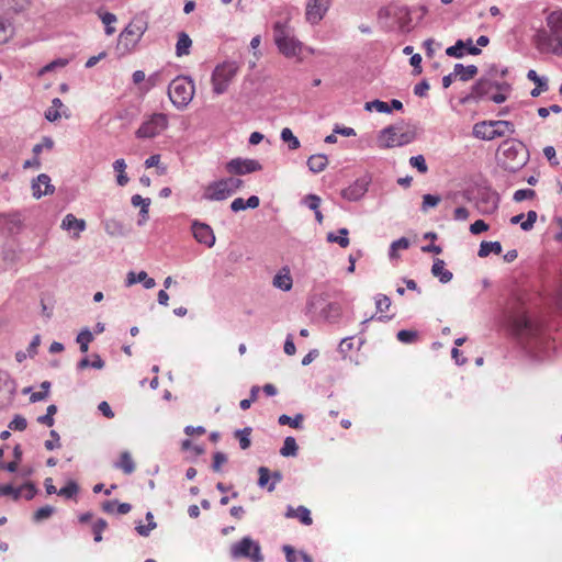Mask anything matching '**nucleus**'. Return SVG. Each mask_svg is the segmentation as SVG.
<instances>
[{"label": "nucleus", "instance_id": "f257e3e1", "mask_svg": "<svg viewBox=\"0 0 562 562\" xmlns=\"http://www.w3.org/2000/svg\"><path fill=\"white\" fill-rule=\"evenodd\" d=\"M509 325L513 334L531 357L538 360L550 357L554 349L553 341L541 323L520 312L509 317Z\"/></svg>", "mask_w": 562, "mask_h": 562}, {"label": "nucleus", "instance_id": "f03ea898", "mask_svg": "<svg viewBox=\"0 0 562 562\" xmlns=\"http://www.w3.org/2000/svg\"><path fill=\"white\" fill-rule=\"evenodd\" d=\"M547 29L539 30L535 35L537 48L542 53L562 55V10H555L546 19Z\"/></svg>", "mask_w": 562, "mask_h": 562}, {"label": "nucleus", "instance_id": "7ed1b4c3", "mask_svg": "<svg viewBox=\"0 0 562 562\" xmlns=\"http://www.w3.org/2000/svg\"><path fill=\"white\" fill-rule=\"evenodd\" d=\"M510 90V83H495L480 77L471 87V92L460 99V103L471 104L479 103L482 100H491L501 104L507 100Z\"/></svg>", "mask_w": 562, "mask_h": 562}, {"label": "nucleus", "instance_id": "20e7f679", "mask_svg": "<svg viewBox=\"0 0 562 562\" xmlns=\"http://www.w3.org/2000/svg\"><path fill=\"white\" fill-rule=\"evenodd\" d=\"M528 161L527 150L521 142L515 139L504 140L497 150V164L509 172L520 170Z\"/></svg>", "mask_w": 562, "mask_h": 562}, {"label": "nucleus", "instance_id": "39448f33", "mask_svg": "<svg viewBox=\"0 0 562 562\" xmlns=\"http://www.w3.org/2000/svg\"><path fill=\"white\" fill-rule=\"evenodd\" d=\"M273 41L285 57L297 56L302 50V43L294 36L286 22L277 21L273 24Z\"/></svg>", "mask_w": 562, "mask_h": 562}, {"label": "nucleus", "instance_id": "423d86ee", "mask_svg": "<svg viewBox=\"0 0 562 562\" xmlns=\"http://www.w3.org/2000/svg\"><path fill=\"white\" fill-rule=\"evenodd\" d=\"M193 95L194 83L189 77L179 76L168 87V97L177 109H184Z\"/></svg>", "mask_w": 562, "mask_h": 562}, {"label": "nucleus", "instance_id": "0eeeda50", "mask_svg": "<svg viewBox=\"0 0 562 562\" xmlns=\"http://www.w3.org/2000/svg\"><path fill=\"white\" fill-rule=\"evenodd\" d=\"M515 133L514 124L509 121H482L475 123L472 134L483 140H492Z\"/></svg>", "mask_w": 562, "mask_h": 562}, {"label": "nucleus", "instance_id": "6e6552de", "mask_svg": "<svg viewBox=\"0 0 562 562\" xmlns=\"http://www.w3.org/2000/svg\"><path fill=\"white\" fill-rule=\"evenodd\" d=\"M238 69L239 67L235 61H224L217 65L211 77L213 92L217 95L225 93Z\"/></svg>", "mask_w": 562, "mask_h": 562}, {"label": "nucleus", "instance_id": "1a4fd4ad", "mask_svg": "<svg viewBox=\"0 0 562 562\" xmlns=\"http://www.w3.org/2000/svg\"><path fill=\"white\" fill-rule=\"evenodd\" d=\"M416 137L414 131L401 132L398 125H389L384 127L379 135L378 142L381 148H393L412 143Z\"/></svg>", "mask_w": 562, "mask_h": 562}, {"label": "nucleus", "instance_id": "9d476101", "mask_svg": "<svg viewBox=\"0 0 562 562\" xmlns=\"http://www.w3.org/2000/svg\"><path fill=\"white\" fill-rule=\"evenodd\" d=\"M229 553L234 560L249 559L251 562L263 561V555L261 553V547L259 542L255 541L249 536H246L238 542L233 543Z\"/></svg>", "mask_w": 562, "mask_h": 562}, {"label": "nucleus", "instance_id": "9b49d317", "mask_svg": "<svg viewBox=\"0 0 562 562\" xmlns=\"http://www.w3.org/2000/svg\"><path fill=\"white\" fill-rule=\"evenodd\" d=\"M167 126V115L164 113H155L142 123L135 134L137 138H153L166 130Z\"/></svg>", "mask_w": 562, "mask_h": 562}, {"label": "nucleus", "instance_id": "f8f14e48", "mask_svg": "<svg viewBox=\"0 0 562 562\" xmlns=\"http://www.w3.org/2000/svg\"><path fill=\"white\" fill-rule=\"evenodd\" d=\"M147 30V23L143 19H134L120 34V44L126 49L134 47Z\"/></svg>", "mask_w": 562, "mask_h": 562}, {"label": "nucleus", "instance_id": "ddd939ff", "mask_svg": "<svg viewBox=\"0 0 562 562\" xmlns=\"http://www.w3.org/2000/svg\"><path fill=\"white\" fill-rule=\"evenodd\" d=\"M378 18L380 21L383 19L393 18L396 20L402 31L408 30L411 23V12L407 7H389L379 10Z\"/></svg>", "mask_w": 562, "mask_h": 562}, {"label": "nucleus", "instance_id": "4468645a", "mask_svg": "<svg viewBox=\"0 0 562 562\" xmlns=\"http://www.w3.org/2000/svg\"><path fill=\"white\" fill-rule=\"evenodd\" d=\"M261 169V164L255 159L234 158L226 164V171L236 176L248 175Z\"/></svg>", "mask_w": 562, "mask_h": 562}, {"label": "nucleus", "instance_id": "2eb2a0df", "mask_svg": "<svg viewBox=\"0 0 562 562\" xmlns=\"http://www.w3.org/2000/svg\"><path fill=\"white\" fill-rule=\"evenodd\" d=\"M475 206L477 211L483 215H490L494 213L498 207L497 193L490 189L480 190Z\"/></svg>", "mask_w": 562, "mask_h": 562}, {"label": "nucleus", "instance_id": "dca6fc26", "mask_svg": "<svg viewBox=\"0 0 562 562\" xmlns=\"http://www.w3.org/2000/svg\"><path fill=\"white\" fill-rule=\"evenodd\" d=\"M191 231L195 240L200 244L213 247L215 244V235L210 225L194 220L191 224Z\"/></svg>", "mask_w": 562, "mask_h": 562}, {"label": "nucleus", "instance_id": "f3484780", "mask_svg": "<svg viewBox=\"0 0 562 562\" xmlns=\"http://www.w3.org/2000/svg\"><path fill=\"white\" fill-rule=\"evenodd\" d=\"M465 50L468 54L473 56L480 55L482 52L481 48L473 45L472 38H468L467 41L458 40L454 45L449 46L446 49V54L449 57L462 58L464 56Z\"/></svg>", "mask_w": 562, "mask_h": 562}, {"label": "nucleus", "instance_id": "a211bd4d", "mask_svg": "<svg viewBox=\"0 0 562 562\" xmlns=\"http://www.w3.org/2000/svg\"><path fill=\"white\" fill-rule=\"evenodd\" d=\"M329 8V0H312L306 5V20L311 24H317Z\"/></svg>", "mask_w": 562, "mask_h": 562}, {"label": "nucleus", "instance_id": "6ab92c4d", "mask_svg": "<svg viewBox=\"0 0 562 562\" xmlns=\"http://www.w3.org/2000/svg\"><path fill=\"white\" fill-rule=\"evenodd\" d=\"M229 196V190L226 189L221 179L210 182L203 192V199L207 201H224Z\"/></svg>", "mask_w": 562, "mask_h": 562}, {"label": "nucleus", "instance_id": "aec40b11", "mask_svg": "<svg viewBox=\"0 0 562 562\" xmlns=\"http://www.w3.org/2000/svg\"><path fill=\"white\" fill-rule=\"evenodd\" d=\"M369 181L364 178L357 179L348 188L341 191V196L348 201H359L368 191Z\"/></svg>", "mask_w": 562, "mask_h": 562}, {"label": "nucleus", "instance_id": "412c9836", "mask_svg": "<svg viewBox=\"0 0 562 562\" xmlns=\"http://www.w3.org/2000/svg\"><path fill=\"white\" fill-rule=\"evenodd\" d=\"M23 228V221L19 212L3 213L2 225L0 229L9 235L19 234Z\"/></svg>", "mask_w": 562, "mask_h": 562}, {"label": "nucleus", "instance_id": "4be33fe9", "mask_svg": "<svg viewBox=\"0 0 562 562\" xmlns=\"http://www.w3.org/2000/svg\"><path fill=\"white\" fill-rule=\"evenodd\" d=\"M33 196L36 199L43 195L52 194L55 190L50 184V178L46 173H41L37 179L32 182Z\"/></svg>", "mask_w": 562, "mask_h": 562}, {"label": "nucleus", "instance_id": "5701e85b", "mask_svg": "<svg viewBox=\"0 0 562 562\" xmlns=\"http://www.w3.org/2000/svg\"><path fill=\"white\" fill-rule=\"evenodd\" d=\"M137 282H143L145 289H153L156 282L153 278H149L145 271H140L137 274L130 271L126 277V285L131 286Z\"/></svg>", "mask_w": 562, "mask_h": 562}, {"label": "nucleus", "instance_id": "b1692460", "mask_svg": "<svg viewBox=\"0 0 562 562\" xmlns=\"http://www.w3.org/2000/svg\"><path fill=\"white\" fill-rule=\"evenodd\" d=\"M445 261L442 259H435L432 267H431V273L434 277L438 278L441 283H448L452 280V272L445 269Z\"/></svg>", "mask_w": 562, "mask_h": 562}, {"label": "nucleus", "instance_id": "393cba45", "mask_svg": "<svg viewBox=\"0 0 562 562\" xmlns=\"http://www.w3.org/2000/svg\"><path fill=\"white\" fill-rule=\"evenodd\" d=\"M285 517H296L302 524L306 526H310L313 522L311 512L305 506H299L296 509H294L292 506H289L285 513Z\"/></svg>", "mask_w": 562, "mask_h": 562}, {"label": "nucleus", "instance_id": "a878e982", "mask_svg": "<svg viewBox=\"0 0 562 562\" xmlns=\"http://www.w3.org/2000/svg\"><path fill=\"white\" fill-rule=\"evenodd\" d=\"M453 68L454 75L459 77L461 81H469L479 72V69L475 65L463 66L462 64H456Z\"/></svg>", "mask_w": 562, "mask_h": 562}, {"label": "nucleus", "instance_id": "bb28decb", "mask_svg": "<svg viewBox=\"0 0 562 562\" xmlns=\"http://www.w3.org/2000/svg\"><path fill=\"white\" fill-rule=\"evenodd\" d=\"M192 46V40L186 32H180L178 34V41L176 44V55L178 57L187 56L190 54V48Z\"/></svg>", "mask_w": 562, "mask_h": 562}, {"label": "nucleus", "instance_id": "cd10ccee", "mask_svg": "<svg viewBox=\"0 0 562 562\" xmlns=\"http://www.w3.org/2000/svg\"><path fill=\"white\" fill-rule=\"evenodd\" d=\"M327 164V156L323 154L312 155L307 159V167L314 173L322 172L326 168Z\"/></svg>", "mask_w": 562, "mask_h": 562}, {"label": "nucleus", "instance_id": "c85d7f7f", "mask_svg": "<svg viewBox=\"0 0 562 562\" xmlns=\"http://www.w3.org/2000/svg\"><path fill=\"white\" fill-rule=\"evenodd\" d=\"M150 199L149 198H143L139 194H134L131 199V203L134 207H140L139 210V216L143 221L148 220V212H149V205H150Z\"/></svg>", "mask_w": 562, "mask_h": 562}, {"label": "nucleus", "instance_id": "c756f323", "mask_svg": "<svg viewBox=\"0 0 562 562\" xmlns=\"http://www.w3.org/2000/svg\"><path fill=\"white\" fill-rule=\"evenodd\" d=\"M61 227L66 231L74 229L79 233L86 229V222L78 220L74 214H67L61 222Z\"/></svg>", "mask_w": 562, "mask_h": 562}, {"label": "nucleus", "instance_id": "7c9ffc66", "mask_svg": "<svg viewBox=\"0 0 562 562\" xmlns=\"http://www.w3.org/2000/svg\"><path fill=\"white\" fill-rule=\"evenodd\" d=\"M502 252V245L499 241H482L477 256L481 258L487 257L490 254L499 255Z\"/></svg>", "mask_w": 562, "mask_h": 562}, {"label": "nucleus", "instance_id": "2f4dec72", "mask_svg": "<svg viewBox=\"0 0 562 562\" xmlns=\"http://www.w3.org/2000/svg\"><path fill=\"white\" fill-rule=\"evenodd\" d=\"M103 226L110 236H123L125 234L124 225L115 218L105 220Z\"/></svg>", "mask_w": 562, "mask_h": 562}, {"label": "nucleus", "instance_id": "473e14b6", "mask_svg": "<svg viewBox=\"0 0 562 562\" xmlns=\"http://www.w3.org/2000/svg\"><path fill=\"white\" fill-rule=\"evenodd\" d=\"M338 233H339V236L335 235L333 232L328 233L326 236V240L328 243H336L342 248L348 247L349 243H350L349 238H348L349 231L347 228L342 227V228L338 229Z\"/></svg>", "mask_w": 562, "mask_h": 562}, {"label": "nucleus", "instance_id": "72a5a7b5", "mask_svg": "<svg viewBox=\"0 0 562 562\" xmlns=\"http://www.w3.org/2000/svg\"><path fill=\"white\" fill-rule=\"evenodd\" d=\"M113 169L115 172H117V176H116L117 184L121 187L126 186L130 179L125 173V169H126L125 160L123 158L116 159L113 162Z\"/></svg>", "mask_w": 562, "mask_h": 562}, {"label": "nucleus", "instance_id": "f704fd0d", "mask_svg": "<svg viewBox=\"0 0 562 562\" xmlns=\"http://www.w3.org/2000/svg\"><path fill=\"white\" fill-rule=\"evenodd\" d=\"M115 467L123 470L126 474H131L135 471V463L127 451L121 453L120 461L115 463Z\"/></svg>", "mask_w": 562, "mask_h": 562}, {"label": "nucleus", "instance_id": "c9c22d12", "mask_svg": "<svg viewBox=\"0 0 562 562\" xmlns=\"http://www.w3.org/2000/svg\"><path fill=\"white\" fill-rule=\"evenodd\" d=\"M303 419H304V416L302 414H296L294 417L283 414V415L279 416L278 423L281 426L288 425L292 428L300 429V428H302Z\"/></svg>", "mask_w": 562, "mask_h": 562}, {"label": "nucleus", "instance_id": "e433bc0d", "mask_svg": "<svg viewBox=\"0 0 562 562\" xmlns=\"http://www.w3.org/2000/svg\"><path fill=\"white\" fill-rule=\"evenodd\" d=\"M2 260L7 263L14 265L20 260L19 250L11 245H3L1 250Z\"/></svg>", "mask_w": 562, "mask_h": 562}, {"label": "nucleus", "instance_id": "4c0bfd02", "mask_svg": "<svg viewBox=\"0 0 562 562\" xmlns=\"http://www.w3.org/2000/svg\"><path fill=\"white\" fill-rule=\"evenodd\" d=\"M299 446L293 437H286L283 441V446L280 449L282 457H295L297 454Z\"/></svg>", "mask_w": 562, "mask_h": 562}, {"label": "nucleus", "instance_id": "58836bf2", "mask_svg": "<svg viewBox=\"0 0 562 562\" xmlns=\"http://www.w3.org/2000/svg\"><path fill=\"white\" fill-rule=\"evenodd\" d=\"M64 104L59 98H55L52 101V106L45 112V119L49 122H55L61 117V113L58 111Z\"/></svg>", "mask_w": 562, "mask_h": 562}, {"label": "nucleus", "instance_id": "ea45409f", "mask_svg": "<svg viewBox=\"0 0 562 562\" xmlns=\"http://www.w3.org/2000/svg\"><path fill=\"white\" fill-rule=\"evenodd\" d=\"M250 434H251L250 427H245L244 429H237L234 434L235 438L238 439L239 446L243 450L248 449L251 445Z\"/></svg>", "mask_w": 562, "mask_h": 562}, {"label": "nucleus", "instance_id": "a19ab883", "mask_svg": "<svg viewBox=\"0 0 562 562\" xmlns=\"http://www.w3.org/2000/svg\"><path fill=\"white\" fill-rule=\"evenodd\" d=\"M76 340L80 346V351L87 352L89 349V344L93 340V335L88 328H85L78 334Z\"/></svg>", "mask_w": 562, "mask_h": 562}, {"label": "nucleus", "instance_id": "79ce46f5", "mask_svg": "<svg viewBox=\"0 0 562 562\" xmlns=\"http://www.w3.org/2000/svg\"><path fill=\"white\" fill-rule=\"evenodd\" d=\"M280 136L284 143H288L289 149L294 150L300 147L299 138L296 136H294V134L292 133V131L289 127H284L281 131Z\"/></svg>", "mask_w": 562, "mask_h": 562}, {"label": "nucleus", "instance_id": "37998d69", "mask_svg": "<svg viewBox=\"0 0 562 562\" xmlns=\"http://www.w3.org/2000/svg\"><path fill=\"white\" fill-rule=\"evenodd\" d=\"M55 513V508L50 505H45L41 508H38L34 514H33V521L34 522H42L46 519H48L53 514Z\"/></svg>", "mask_w": 562, "mask_h": 562}, {"label": "nucleus", "instance_id": "c03bdc74", "mask_svg": "<svg viewBox=\"0 0 562 562\" xmlns=\"http://www.w3.org/2000/svg\"><path fill=\"white\" fill-rule=\"evenodd\" d=\"M146 520L148 521L146 526L138 525L136 527V531L143 537L149 536L150 531L157 527V524L154 521V515L151 512L146 514Z\"/></svg>", "mask_w": 562, "mask_h": 562}, {"label": "nucleus", "instance_id": "a18cd8bd", "mask_svg": "<svg viewBox=\"0 0 562 562\" xmlns=\"http://www.w3.org/2000/svg\"><path fill=\"white\" fill-rule=\"evenodd\" d=\"M78 492L79 485L75 481L70 480L64 487H61L57 492V494L66 498H72L77 495Z\"/></svg>", "mask_w": 562, "mask_h": 562}, {"label": "nucleus", "instance_id": "49530a36", "mask_svg": "<svg viewBox=\"0 0 562 562\" xmlns=\"http://www.w3.org/2000/svg\"><path fill=\"white\" fill-rule=\"evenodd\" d=\"M273 285L283 291H289L292 288V279L289 274H276Z\"/></svg>", "mask_w": 562, "mask_h": 562}, {"label": "nucleus", "instance_id": "de8ad7c7", "mask_svg": "<svg viewBox=\"0 0 562 562\" xmlns=\"http://www.w3.org/2000/svg\"><path fill=\"white\" fill-rule=\"evenodd\" d=\"M498 70L499 68L496 65H491L487 67V69L484 70V74L481 76V78L487 79L488 81L495 83H508L505 80L498 79Z\"/></svg>", "mask_w": 562, "mask_h": 562}, {"label": "nucleus", "instance_id": "09e8293b", "mask_svg": "<svg viewBox=\"0 0 562 562\" xmlns=\"http://www.w3.org/2000/svg\"><path fill=\"white\" fill-rule=\"evenodd\" d=\"M226 189L229 190L231 195L236 193L244 184V181L239 178L228 177L221 179Z\"/></svg>", "mask_w": 562, "mask_h": 562}, {"label": "nucleus", "instance_id": "8fccbe9b", "mask_svg": "<svg viewBox=\"0 0 562 562\" xmlns=\"http://www.w3.org/2000/svg\"><path fill=\"white\" fill-rule=\"evenodd\" d=\"M0 496H11L14 501H19L22 496V486L15 488L11 484H0Z\"/></svg>", "mask_w": 562, "mask_h": 562}, {"label": "nucleus", "instance_id": "3c124183", "mask_svg": "<svg viewBox=\"0 0 562 562\" xmlns=\"http://www.w3.org/2000/svg\"><path fill=\"white\" fill-rule=\"evenodd\" d=\"M366 110L372 111L373 109L380 113H390L391 108L389 103L381 101V100H373L370 102H367L364 105Z\"/></svg>", "mask_w": 562, "mask_h": 562}, {"label": "nucleus", "instance_id": "603ef678", "mask_svg": "<svg viewBox=\"0 0 562 562\" xmlns=\"http://www.w3.org/2000/svg\"><path fill=\"white\" fill-rule=\"evenodd\" d=\"M106 527H108V522L103 518H99L95 520V522L92 526V531H93L95 542L102 541V531L105 530Z\"/></svg>", "mask_w": 562, "mask_h": 562}, {"label": "nucleus", "instance_id": "864d4df0", "mask_svg": "<svg viewBox=\"0 0 562 562\" xmlns=\"http://www.w3.org/2000/svg\"><path fill=\"white\" fill-rule=\"evenodd\" d=\"M409 165L413 168H416L420 173H426L428 171V167L423 155L411 157Z\"/></svg>", "mask_w": 562, "mask_h": 562}, {"label": "nucleus", "instance_id": "5fc2aeb1", "mask_svg": "<svg viewBox=\"0 0 562 562\" xmlns=\"http://www.w3.org/2000/svg\"><path fill=\"white\" fill-rule=\"evenodd\" d=\"M396 337L403 344H412L417 339V331L402 329L397 333Z\"/></svg>", "mask_w": 562, "mask_h": 562}, {"label": "nucleus", "instance_id": "6e6d98bb", "mask_svg": "<svg viewBox=\"0 0 562 562\" xmlns=\"http://www.w3.org/2000/svg\"><path fill=\"white\" fill-rule=\"evenodd\" d=\"M391 306V299L385 294H378L375 296V307L376 311L383 313L387 311Z\"/></svg>", "mask_w": 562, "mask_h": 562}, {"label": "nucleus", "instance_id": "4d7b16f0", "mask_svg": "<svg viewBox=\"0 0 562 562\" xmlns=\"http://www.w3.org/2000/svg\"><path fill=\"white\" fill-rule=\"evenodd\" d=\"M27 427L26 419L21 415H15L9 424V428L15 431H23Z\"/></svg>", "mask_w": 562, "mask_h": 562}, {"label": "nucleus", "instance_id": "13d9d810", "mask_svg": "<svg viewBox=\"0 0 562 562\" xmlns=\"http://www.w3.org/2000/svg\"><path fill=\"white\" fill-rule=\"evenodd\" d=\"M439 202H440L439 195H434V194L427 193L423 196L422 210L424 212H426L428 207H435L439 204Z\"/></svg>", "mask_w": 562, "mask_h": 562}, {"label": "nucleus", "instance_id": "bf43d9fd", "mask_svg": "<svg viewBox=\"0 0 562 562\" xmlns=\"http://www.w3.org/2000/svg\"><path fill=\"white\" fill-rule=\"evenodd\" d=\"M321 198L316 194H307L304 196L303 199V203L312 211H316L319 209V205H321Z\"/></svg>", "mask_w": 562, "mask_h": 562}, {"label": "nucleus", "instance_id": "052dcab7", "mask_svg": "<svg viewBox=\"0 0 562 562\" xmlns=\"http://www.w3.org/2000/svg\"><path fill=\"white\" fill-rule=\"evenodd\" d=\"M536 195L535 190L532 189H519L514 193V201L515 202H522L527 199H532Z\"/></svg>", "mask_w": 562, "mask_h": 562}, {"label": "nucleus", "instance_id": "680f3d73", "mask_svg": "<svg viewBox=\"0 0 562 562\" xmlns=\"http://www.w3.org/2000/svg\"><path fill=\"white\" fill-rule=\"evenodd\" d=\"M227 462V456L223 452H215L213 456L212 470L214 472H220L221 468L224 463Z\"/></svg>", "mask_w": 562, "mask_h": 562}, {"label": "nucleus", "instance_id": "e2e57ef3", "mask_svg": "<svg viewBox=\"0 0 562 562\" xmlns=\"http://www.w3.org/2000/svg\"><path fill=\"white\" fill-rule=\"evenodd\" d=\"M14 387V382L11 380L10 374L0 369V390L11 391Z\"/></svg>", "mask_w": 562, "mask_h": 562}, {"label": "nucleus", "instance_id": "0e129e2a", "mask_svg": "<svg viewBox=\"0 0 562 562\" xmlns=\"http://www.w3.org/2000/svg\"><path fill=\"white\" fill-rule=\"evenodd\" d=\"M54 142L50 137H43L42 143L34 145L32 151L35 156L40 155L44 148L52 149Z\"/></svg>", "mask_w": 562, "mask_h": 562}, {"label": "nucleus", "instance_id": "69168bd1", "mask_svg": "<svg viewBox=\"0 0 562 562\" xmlns=\"http://www.w3.org/2000/svg\"><path fill=\"white\" fill-rule=\"evenodd\" d=\"M50 435V440H46L44 446L47 450H54L56 448H59L60 447V443H59V440H60V437L58 435V432L56 430H50L49 432Z\"/></svg>", "mask_w": 562, "mask_h": 562}, {"label": "nucleus", "instance_id": "338daca9", "mask_svg": "<svg viewBox=\"0 0 562 562\" xmlns=\"http://www.w3.org/2000/svg\"><path fill=\"white\" fill-rule=\"evenodd\" d=\"M352 347V337L344 338L338 346V352L341 353L344 358H346Z\"/></svg>", "mask_w": 562, "mask_h": 562}, {"label": "nucleus", "instance_id": "774afa93", "mask_svg": "<svg viewBox=\"0 0 562 562\" xmlns=\"http://www.w3.org/2000/svg\"><path fill=\"white\" fill-rule=\"evenodd\" d=\"M488 229V225L483 220H476L470 225V232L473 235H479Z\"/></svg>", "mask_w": 562, "mask_h": 562}]
</instances>
